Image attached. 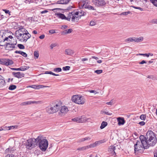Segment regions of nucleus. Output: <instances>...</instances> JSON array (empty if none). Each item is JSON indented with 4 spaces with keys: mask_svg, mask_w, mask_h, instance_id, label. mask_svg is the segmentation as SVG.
<instances>
[{
    "mask_svg": "<svg viewBox=\"0 0 157 157\" xmlns=\"http://www.w3.org/2000/svg\"><path fill=\"white\" fill-rule=\"evenodd\" d=\"M140 141H137L134 145V151L137 154L143 153L144 149H147L150 147L154 146L157 142L155 134L151 131H148L146 136L141 135L140 136Z\"/></svg>",
    "mask_w": 157,
    "mask_h": 157,
    "instance_id": "obj_1",
    "label": "nucleus"
},
{
    "mask_svg": "<svg viewBox=\"0 0 157 157\" xmlns=\"http://www.w3.org/2000/svg\"><path fill=\"white\" fill-rule=\"evenodd\" d=\"M62 105V103L61 101L53 103L50 106L47 108L46 111L49 114L56 113L60 109Z\"/></svg>",
    "mask_w": 157,
    "mask_h": 157,
    "instance_id": "obj_2",
    "label": "nucleus"
},
{
    "mask_svg": "<svg viewBox=\"0 0 157 157\" xmlns=\"http://www.w3.org/2000/svg\"><path fill=\"white\" fill-rule=\"evenodd\" d=\"M37 145L42 151H45L48 146V142L47 140L44 139L41 136H38L36 138Z\"/></svg>",
    "mask_w": 157,
    "mask_h": 157,
    "instance_id": "obj_3",
    "label": "nucleus"
},
{
    "mask_svg": "<svg viewBox=\"0 0 157 157\" xmlns=\"http://www.w3.org/2000/svg\"><path fill=\"white\" fill-rule=\"evenodd\" d=\"M36 139H30L27 140L25 143V145L27 149H31L37 145Z\"/></svg>",
    "mask_w": 157,
    "mask_h": 157,
    "instance_id": "obj_4",
    "label": "nucleus"
},
{
    "mask_svg": "<svg viewBox=\"0 0 157 157\" xmlns=\"http://www.w3.org/2000/svg\"><path fill=\"white\" fill-rule=\"evenodd\" d=\"M13 62L11 60L7 59H0V64L6 66L13 64Z\"/></svg>",
    "mask_w": 157,
    "mask_h": 157,
    "instance_id": "obj_5",
    "label": "nucleus"
},
{
    "mask_svg": "<svg viewBox=\"0 0 157 157\" xmlns=\"http://www.w3.org/2000/svg\"><path fill=\"white\" fill-rule=\"evenodd\" d=\"M25 32V33L22 35L20 39H19L20 41L26 42L28 39L31 37V35L27 30H26Z\"/></svg>",
    "mask_w": 157,
    "mask_h": 157,
    "instance_id": "obj_6",
    "label": "nucleus"
},
{
    "mask_svg": "<svg viewBox=\"0 0 157 157\" xmlns=\"http://www.w3.org/2000/svg\"><path fill=\"white\" fill-rule=\"evenodd\" d=\"M92 2L97 7L102 6L106 4L104 0H92Z\"/></svg>",
    "mask_w": 157,
    "mask_h": 157,
    "instance_id": "obj_7",
    "label": "nucleus"
},
{
    "mask_svg": "<svg viewBox=\"0 0 157 157\" xmlns=\"http://www.w3.org/2000/svg\"><path fill=\"white\" fill-rule=\"evenodd\" d=\"M6 33H3L2 35H0V46H5V41H8V37L5 36Z\"/></svg>",
    "mask_w": 157,
    "mask_h": 157,
    "instance_id": "obj_8",
    "label": "nucleus"
},
{
    "mask_svg": "<svg viewBox=\"0 0 157 157\" xmlns=\"http://www.w3.org/2000/svg\"><path fill=\"white\" fill-rule=\"evenodd\" d=\"M116 150L115 147L113 145H112L109 147L108 149V151L109 153L112 155H114L115 157L116 155V153L115 151Z\"/></svg>",
    "mask_w": 157,
    "mask_h": 157,
    "instance_id": "obj_9",
    "label": "nucleus"
},
{
    "mask_svg": "<svg viewBox=\"0 0 157 157\" xmlns=\"http://www.w3.org/2000/svg\"><path fill=\"white\" fill-rule=\"evenodd\" d=\"M6 50H7L9 51H11L13 50V49L15 48H17V47H16L12 45L10 43H9L8 42H6L5 43V46H4Z\"/></svg>",
    "mask_w": 157,
    "mask_h": 157,
    "instance_id": "obj_10",
    "label": "nucleus"
},
{
    "mask_svg": "<svg viewBox=\"0 0 157 157\" xmlns=\"http://www.w3.org/2000/svg\"><path fill=\"white\" fill-rule=\"evenodd\" d=\"M26 30H27L26 29L24 28L20 29L18 30L19 34L17 36V39H20L22 35L25 33Z\"/></svg>",
    "mask_w": 157,
    "mask_h": 157,
    "instance_id": "obj_11",
    "label": "nucleus"
},
{
    "mask_svg": "<svg viewBox=\"0 0 157 157\" xmlns=\"http://www.w3.org/2000/svg\"><path fill=\"white\" fill-rule=\"evenodd\" d=\"M12 74L16 77L17 78H21L24 76L25 74L23 73H21L20 72H13Z\"/></svg>",
    "mask_w": 157,
    "mask_h": 157,
    "instance_id": "obj_12",
    "label": "nucleus"
},
{
    "mask_svg": "<svg viewBox=\"0 0 157 157\" xmlns=\"http://www.w3.org/2000/svg\"><path fill=\"white\" fill-rule=\"evenodd\" d=\"M70 0H59L56 3H54L52 4V5L55 4H66L68 3Z\"/></svg>",
    "mask_w": 157,
    "mask_h": 157,
    "instance_id": "obj_13",
    "label": "nucleus"
},
{
    "mask_svg": "<svg viewBox=\"0 0 157 157\" xmlns=\"http://www.w3.org/2000/svg\"><path fill=\"white\" fill-rule=\"evenodd\" d=\"M117 119L118 121V124L119 125H123L124 124L125 121L123 117H118Z\"/></svg>",
    "mask_w": 157,
    "mask_h": 157,
    "instance_id": "obj_14",
    "label": "nucleus"
},
{
    "mask_svg": "<svg viewBox=\"0 0 157 157\" xmlns=\"http://www.w3.org/2000/svg\"><path fill=\"white\" fill-rule=\"evenodd\" d=\"M5 85L6 82L4 78L0 75V88L3 87Z\"/></svg>",
    "mask_w": 157,
    "mask_h": 157,
    "instance_id": "obj_15",
    "label": "nucleus"
},
{
    "mask_svg": "<svg viewBox=\"0 0 157 157\" xmlns=\"http://www.w3.org/2000/svg\"><path fill=\"white\" fill-rule=\"evenodd\" d=\"M78 98H79V96L78 95H73L71 98V100L73 102L78 104L79 101Z\"/></svg>",
    "mask_w": 157,
    "mask_h": 157,
    "instance_id": "obj_16",
    "label": "nucleus"
},
{
    "mask_svg": "<svg viewBox=\"0 0 157 157\" xmlns=\"http://www.w3.org/2000/svg\"><path fill=\"white\" fill-rule=\"evenodd\" d=\"M56 14L57 16V17L62 19H65L66 20H69V18H66V17L63 14L60 13H56Z\"/></svg>",
    "mask_w": 157,
    "mask_h": 157,
    "instance_id": "obj_17",
    "label": "nucleus"
},
{
    "mask_svg": "<svg viewBox=\"0 0 157 157\" xmlns=\"http://www.w3.org/2000/svg\"><path fill=\"white\" fill-rule=\"evenodd\" d=\"M61 109L60 110V112L62 113H66L68 111V108L65 106H61Z\"/></svg>",
    "mask_w": 157,
    "mask_h": 157,
    "instance_id": "obj_18",
    "label": "nucleus"
},
{
    "mask_svg": "<svg viewBox=\"0 0 157 157\" xmlns=\"http://www.w3.org/2000/svg\"><path fill=\"white\" fill-rule=\"evenodd\" d=\"M72 31V29H70L68 30H65L61 32V34L62 35H67L71 33Z\"/></svg>",
    "mask_w": 157,
    "mask_h": 157,
    "instance_id": "obj_19",
    "label": "nucleus"
},
{
    "mask_svg": "<svg viewBox=\"0 0 157 157\" xmlns=\"http://www.w3.org/2000/svg\"><path fill=\"white\" fill-rule=\"evenodd\" d=\"M79 98H78L79 101L78 104H83L85 102V99L83 98V97L82 96L79 95Z\"/></svg>",
    "mask_w": 157,
    "mask_h": 157,
    "instance_id": "obj_20",
    "label": "nucleus"
},
{
    "mask_svg": "<svg viewBox=\"0 0 157 157\" xmlns=\"http://www.w3.org/2000/svg\"><path fill=\"white\" fill-rule=\"evenodd\" d=\"M79 18H80V17L78 16H76L75 15H74L73 14V15L71 17V21L73 22H77L79 20Z\"/></svg>",
    "mask_w": 157,
    "mask_h": 157,
    "instance_id": "obj_21",
    "label": "nucleus"
},
{
    "mask_svg": "<svg viewBox=\"0 0 157 157\" xmlns=\"http://www.w3.org/2000/svg\"><path fill=\"white\" fill-rule=\"evenodd\" d=\"M15 150V149L14 147H10L6 149L5 151V152L6 153H10L12 154V152L13 153V151Z\"/></svg>",
    "mask_w": 157,
    "mask_h": 157,
    "instance_id": "obj_22",
    "label": "nucleus"
},
{
    "mask_svg": "<svg viewBox=\"0 0 157 157\" xmlns=\"http://www.w3.org/2000/svg\"><path fill=\"white\" fill-rule=\"evenodd\" d=\"M8 42H9V43H10L12 45L14 46L17 44V40L16 39H13L12 40L10 39Z\"/></svg>",
    "mask_w": 157,
    "mask_h": 157,
    "instance_id": "obj_23",
    "label": "nucleus"
},
{
    "mask_svg": "<svg viewBox=\"0 0 157 157\" xmlns=\"http://www.w3.org/2000/svg\"><path fill=\"white\" fill-rule=\"evenodd\" d=\"M65 52L66 54L69 55H71L74 53L73 51L69 49L65 50Z\"/></svg>",
    "mask_w": 157,
    "mask_h": 157,
    "instance_id": "obj_24",
    "label": "nucleus"
},
{
    "mask_svg": "<svg viewBox=\"0 0 157 157\" xmlns=\"http://www.w3.org/2000/svg\"><path fill=\"white\" fill-rule=\"evenodd\" d=\"M79 123L85 122L87 120L86 117L84 116H82L81 117H79Z\"/></svg>",
    "mask_w": 157,
    "mask_h": 157,
    "instance_id": "obj_25",
    "label": "nucleus"
},
{
    "mask_svg": "<svg viewBox=\"0 0 157 157\" xmlns=\"http://www.w3.org/2000/svg\"><path fill=\"white\" fill-rule=\"evenodd\" d=\"M89 2H90L88 0H83V5H82V8H86V7L89 5L88 4H89Z\"/></svg>",
    "mask_w": 157,
    "mask_h": 157,
    "instance_id": "obj_26",
    "label": "nucleus"
},
{
    "mask_svg": "<svg viewBox=\"0 0 157 157\" xmlns=\"http://www.w3.org/2000/svg\"><path fill=\"white\" fill-rule=\"evenodd\" d=\"M125 41L128 43L133 42H135V37H129L125 40Z\"/></svg>",
    "mask_w": 157,
    "mask_h": 157,
    "instance_id": "obj_27",
    "label": "nucleus"
},
{
    "mask_svg": "<svg viewBox=\"0 0 157 157\" xmlns=\"http://www.w3.org/2000/svg\"><path fill=\"white\" fill-rule=\"evenodd\" d=\"M144 40V38L142 36H140L139 38L135 37V42L139 43L142 42Z\"/></svg>",
    "mask_w": 157,
    "mask_h": 157,
    "instance_id": "obj_28",
    "label": "nucleus"
},
{
    "mask_svg": "<svg viewBox=\"0 0 157 157\" xmlns=\"http://www.w3.org/2000/svg\"><path fill=\"white\" fill-rule=\"evenodd\" d=\"M108 123L106 122L103 121L102 122L100 128L101 129H103L105 128L107 125Z\"/></svg>",
    "mask_w": 157,
    "mask_h": 157,
    "instance_id": "obj_29",
    "label": "nucleus"
},
{
    "mask_svg": "<svg viewBox=\"0 0 157 157\" xmlns=\"http://www.w3.org/2000/svg\"><path fill=\"white\" fill-rule=\"evenodd\" d=\"M29 66H22L20 67L21 70L20 71H24L28 70L29 68Z\"/></svg>",
    "mask_w": 157,
    "mask_h": 157,
    "instance_id": "obj_30",
    "label": "nucleus"
},
{
    "mask_svg": "<svg viewBox=\"0 0 157 157\" xmlns=\"http://www.w3.org/2000/svg\"><path fill=\"white\" fill-rule=\"evenodd\" d=\"M79 16L81 17L82 16H85V15L86 14V12L83 11L82 10H79Z\"/></svg>",
    "mask_w": 157,
    "mask_h": 157,
    "instance_id": "obj_31",
    "label": "nucleus"
},
{
    "mask_svg": "<svg viewBox=\"0 0 157 157\" xmlns=\"http://www.w3.org/2000/svg\"><path fill=\"white\" fill-rule=\"evenodd\" d=\"M105 142L104 140H100L99 141H96L95 142L97 146H98L100 144H101L104 143Z\"/></svg>",
    "mask_w": 157,
    "mask_h": 157,
    "instance_id": "obj_32",
    "label": "nucleus"
},
{
    "mask_svg": "<svg viewBox=\"0 0 157 157\" xmlns=\"http://www.w3.org/2000/svg\"><path fill=\"white\" fill-rule=\"evenodd\" d=\"M17 86L15 85L11 84L10 85L9 87V89L10 90H12L16 88Z\"/></svg>",
    "mask_w": 157,
    "mask_h": 157,
    "instance_id": "obj_33",
    "label": "nucleus"
},
{
    "mask_svg": "<svg viewBox=\"0 0 157 157\" xmlns=\"http://www.w3.org/2000/svg\"><path fill=\"white\" fill-rule=\"evenodd\" d=\"M88 148L89 147L88 146L78 148H77V150L79 151H83Z\"/></svg>",
    "mask_w": 157,
    "mask_h": 157,
    "instance_id": "obj_34",
    "label": "nucleus"
},
{
    "mask_svg": "<svg viewBox=\"0 0 157 157\" xmlns=\"http://www.w3.org/2000/svg\"><path fill=\"white\" fill-rule=\"evenodd\" d=\"M31 104V101H27L22 103L21 105H25Z\"/></svg>",
    "mask_w": 157,
    "mask_h": 157,
    "instance_id": "obj_35",
    "label": "nucleus"
},
{
    "mask_svg": "<svg viewBox=\"0 0 157 157\" xmlns=\"http://www.w3.org/2000/svg\"><path fill=\"white\" fill-rule=\"evenodd\" d=\"M73 12H70L68 14V16L67 17H66L67 18H69V20H67L68 21H70L71 18V16L72 17L73 15Z\"/></svg>",
    "mask_w": 157,
    "mask_h": 157,
    "instance_id": "obj_36",
    "label": "nucleus"
},
{
    "mask_svg": "<svg viewBox=\"0 0 157 157\" xmlns=\"http://www.w3.org/2000/svg\"><path fill=\"white\" fill-rule=\"evenodd\" d=\"M45 74H51V75H54V76H59V74H55L54 73H53L52 72V71H46L45 72Z\"/></svg>",
    "mask_w": 157,
    "mask_h": 157,
    "instance_id": "obj_37",
    "label": "nucleus"
},
{
    "mask_svg": "<svg viewBox=\"0 0 157 157\" xmlns=\"http://www.w3.org/2000/svg\"><path fill=\"white\" fill-rule=\"evenodd\" d=\"M34 55L35 59H37L39 57V53L38 51H35L34 52Z\"/></svg>",
    "mask_w": 157,
    "mask_h": 157,
    "instance_id": "obj_38",
    "label": "nucleus"
},
{
    "mask_svg": "<svg viewBox=\"0 0 157 157\" xmlns=\"http://www.w3.org/2000/svg\"><path fill=\"white\" fill-rule=\"evenodd\" d=\"M86 7V9H88L89 10H96V9L94 8V7L91 6L89 5Z\"/></svg>",
    "mask_w": 157,
    "mask_h": 157,
    "instance_id": "obj_39",
    "label": "nucleus"
},
{
    "mask_svg": "<svg viewBox=\"0 0 157 157\" xmlns=\"http://www.w3.org/2000/svg\"><path fill=\"white\" fill-rule=\"evenodd\" d=\"M72 120L75 122L79 123V117H77L75 118H73L72 119Z\"/></svg>",
    "mask_w": 157,
    "mask_h": 157,
    "instance_id": "obj_40",
    "label": "nucleus"
},
{
    "mask_svg": "<svg viewBox=\"0 0 157 157\" xmlns=\"http://www.w3.org/2000/svg\"><path fill=\"white\" fill-rule=\"evenodd\" d=\"M151 2L155 6L157 7V0H150Z\"/></svg>",
    "mask_w": 157,
    "mask_h": 157,
    "instance_id": "obj_41",
    "label": "nucleus"
},
{
    "mask_svg": "<svg viewBox=\"0 0 157 157\" xmlns=\"http://www.w3.org/2000/svg\"><path fill=\"white\" fill-rule=\"evenodd\" d=\"M62 71V69L60 67H57L54 68L53 71L54 72H60Z\"/></svg>",
    "mask_w": 157,
    "mask_h": 157,
    "instance_id": "obj_42",
    "label": "nucleus"
},
{
    "mask_svg": "<svg viewBox=\"0 0 157 157\" xmlns=\"http://www.w3.org/2000/svg\"><path fill=\"white\" fill-rule=\"evenodd\" d=\"M140 118L143 121H144L146 119V115L145 114H142L140 117Z\"/></svg>",
    "mask_w": 157,
    "mask_h": 157,
    "instance_id": "obj_43",
    "label": "nucleus"
},
{
    "mask_svg": "<svg viewBox=\"0 0 157 157\" xmlns=\"http://www.w3.org/2000/svg\"><path fill=\"white\" fill-rule=\"evenodd\" d=\"M17 47L20 49H24L25 48V46L22 44H17Z\"/></svg>",
    "mask_w": 157,
    "mask_h": 157,
    "instance_id": "obj_44",
    "label": "nucleus"
},
{
    "mask_svg": "<svg viewBox=\"0 0 157 157\" xmlns=\"http://www.w3.org/2000/svg\"><path fill=\"white\" fill-rule=\"evenodd\" d=\"M17 126H8L7 127V130H10L12 129H13L14 128H17Z\"/></svg>",
    "mask_w": 157,
    "mask_h": 157,
    "instance_id": "obj_45",
    "label": "nucleus"
},
{
    "mask_svg": "<svg viewBox=\"0 0 157 157\" xmlns=\"http://www.w3.org/2000/svg\"><path fill=\"white\" fill-rule=\"evenodd\" d=\"M70 67L69 66H66L65 67H63V71H67L70 70Z\"/></svg>",
    "mask_w": 157,
    "mask_h": 157,
    "instance_id": "obj_46",
    "label": "nucleus"
},
{
    "mask_svg": "<svg viewBox=\"0 0 157 157\" xmlns=\"http://www.w3.org/2000/svg\"><path fill=\"white\" fill-rule=\"evenodd\" d=\"M102 70H97L94 71V72L97 73L98 74H99L102 72Z\"/></svg>",
    "mask_w": 157,
    "mask_h": 157,
    "instance_id": "obj_47",
    "label": "nucleus"
},
{
    "mask_svg": "<svg viewBox=\"0 0 157 157\" xmlns=\"http://www.w3.org/2000/svg\"><path fill=\"white\" fill-rule=\"evenodd\" d=\"M130 13V12L129 11L128 12H124L121 13L120 15H127L128 14H129Z\"/></svg>",
    "mask_w": 157,
    "mask_h": 157,
    "instance_id": "obj_48",
    "label": "nucleus"
},
{
    "mask_svg": "<svg viewBox=\"0 0 157 157\" xmlns=\"http://www.w3.org/2000/svg\"><path fill=\"white\" fill-rule=\"evenodd\" d=\"M132 8H134L136 9H139V10H140V11H143L144 10L143 8H142L141 7H136L134 6H132Z\"/></svg>",
    "mask_w": 157,
    "mask_h": 157,
    "instance_id": "obj_49",
    "label": "nucleus"
},
{
    "mask_svg": "<svg viewBox=\"0 0 157 157\" xmlns=\"http://www.w3.org/2000/svg\"><path fill=\"white\" fill-rule=\"evenodd\" d=\"M3 10L4 11L5 13L7 14L8 13L9 15H10V13L11 12H10V11L8 10H6V9H3Z\"/></svg>",
    "mask_w": 157,
    "mask_h": 157,
    "instance_id": "obj_50",
    "label": "nucleus"
},
{
    "mask_svg": "<svg viewBox=\"0 0 157 157\" xmlns=\"http://www.w3.org/2000/svg\"><path fill=\"white\" fill-rule=\"evenodd\" d=\"M96 146V144H95V142L94 143H93V144H90L89 145V147L90 148L94 147H95Z\"/></svg>",
    "mask_w": 157,
    "mask_h": 157,
    "instance_id": "obj_51",
    "label": "nucleus"
},
{
    "mask_svg": "<svg viewBox=\"0 0 157 157\" xmlns=\"http://www.w3.org/2000/svg\"><path fill=\"white\" fill-rule=\"evenodd\" d=\"M57 44L56 43L51 44L50 46L51 49H52L54 47L56 46H57Z\"/></svg>",
    "mask_w": 157,
    "mask_h": 157,
    "instance_id": "obj_52",
    "label": "nucleus"
},
{
    "mask_svg": "<svg viewBox=\"0 0 157 157\" xmlns=\"http://www.w3.org/2000/svg\"><path fill=\"white\" fill-rule=\"evenodd\" d=\"M68 27V26L67 25H62V26L61 27V29H65L67 28Z\"/></svg>",
    "mask_w": 157,
    "mask_h": 157,
    "instance_id": "obj_53",
    "label": "nucleus"
},
{
    "mask_svg": "<svg viewBox=\"0 0 157 157\" xmlns=\"http://www.w3.org/2000/svg\"><path fill=\"white\" fill-rule=\"evenodd\" d=\"M8 126H3L2 127V130H7Z\"/></svg>",
    "mask_w": 157,
    "mask_h": 157,
    "instance_id": "obj_54",
    "label": "nucleus"
},
{
    "mask_svg": "<svg viewBox=\"0 0 157 157\" xmlns=\"http://www.w3.org/2000/svg\"><path fill=\"white\" fill-rule=\"evenodd\" d=\"M151 22L152 24H157V19H153L151 21Z\"/></svg>",
    "mask_w": 157,
    "mask_h": 157,
    "instance_id": "obj_55",
    "label": "nucleus"
},
{
    "mask_svg": "<svg viewBox=\"0 0 157 157\" xmlns=\"http://www.w3.org/2000/svg\"><path fill=\"white\" fill-rule=\"evenodd\" d=\"M5 157H15V156L14 155L12 154H9L6 155Z\"/></svg>",
    "mask_w": 157,
    "mask_h": 157,
    "instance_id": "obj_56",
    "label": "nucleus"
},
{
    "mask_svg": "<svg viewBox=\"0 0 157 157\" xmlns=\"http://www.w3.org/2000/svg\"><path fill=\"white\" fill-rule=\"evenodd\" d=\"M73 8H74V7L72 6H70L68 7L67 9H65V10H69Z\"/></svg>",
    "mask_w": 157,
    "mask_h": 157,
    "instance_id": "obj_57",
    "label": "nucleus"
},
{
    "mask_svg": "<svg viewBox=\"0 0 157 157\" xmlns=\"http://www.w3.org/2000/svg\"><path fill=\"white\" fill-rule=\"evenodd\" d=\"M73 14L75 15L76 16H78L79 17L80 16H79V11L76 12L75 13L73 12Z\"/></svg>",
    "mask_w": 157,
    "mask_h": 157,
    "instance_id": "obj_58",
    "label": "nucleus"
},
{
    "mask_svg": "<svg viewBox=\"0 0 157 157\" xmlns=\"http://www.w3.org/2000/svg\"><path fill=\"white\" fill-rule=\"evenodd\" d=\"M89 91L90 93H94L95 94H96L98 93V92H97L96 90H90Z\"/></svg>",
    "mask_w": 157,
    "mask_h": 157,
    "instance_id": "obj_59",
    "label": "nucleus"
},
{
    "mask_svg": "<svg viewBox=\"0 0 157 157\" xmlns=\"http://www.w3.org/2000/svg\"><path fill=\"white\" fill-rule=\"evenodd\" d=\"M95 22L93 21H91L90 22V25L94 26L95 25Z\"/></svg>",
    "mask_w": 157,
    "mask_h": 157,
    "instance_id": "obj_60",
    "label": "nucleus"
},
{
    "mask_svg": "<svg viewBox=\"0 0 157 157\" xmlns=\"http://www.w3.org/2000/svg\"><path fill=\"white\" fill-rule=\"evenodd\" d=\"M21 53H22L21 55L23 56L24 57H27V55L26 53L22 51Z\"/></svg>",
    "mask_w": 157,
    "mask_h": 157,
    "instance_id": "obj_61",
    "label": "nucleus"
},
{
    "mask_svg": "<svg viewBox=\"0 0 157 157\" xmlns=\"http://www.w3.org/2000/svg\"><path fill=\"white\" fill-rule=\"evenodd\" d=\"M49 33L52 34L55 33L56 32L55 30L52 29L49 31Z\"/></svg>",
    "mask_w": 157,
    "mask_h": 157,
    "instance_id": "obj_62",
    "label": "nucleus"
},
{
    "mask_svg": "<svg viewBox=\"0 0 157 157\" xmlns=\"http://www.w3.org/2000/svg\"><path fill=\"white\" fill-rule=\"evenodd\" d=\"M113 101L112 100H111L109 102L106 103V104L108 105H112L113 104Z\"/></svg>",
    "mask_w": 157,
    "mask_h": 157,
    "instance_id": "obj_63",
    "label": "nucleus"
},
{
    "mask_svg": "<svg viewBox=\"0 0 157 157\" xmlns=\"http://www.w3.org/2000/svg\"><path fill=\"white\" fill-rule=\"evenodd\" d=\"M154 157H157V150H155L154 152Z\"/></svg>",
    "mask_w": 157,
    "mask_h": 157,
    "instance_id": "obj_64",
    "label": "nucleus"
}]
</instances>
